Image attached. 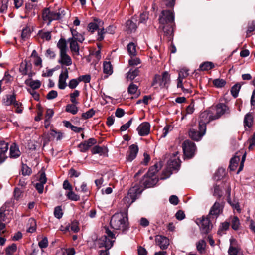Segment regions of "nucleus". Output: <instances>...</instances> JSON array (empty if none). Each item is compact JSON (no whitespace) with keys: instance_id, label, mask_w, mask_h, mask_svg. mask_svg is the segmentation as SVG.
Returning a JSON list of instances; mask_svg holds the SVG:
<instances>
[{"instance_id":"obj_7","label":"nucleus","mask_w":255,"mask_h":255,"mask_svg":"<svg viewBox=\"0 0 255 255\" xmlns=\"http://www.w3.org/2000/svg\"><path fill=\"white\" fill-rule=\"evenodd\" d=\"M210 108L201 113L200 115L199 125L202 130L206 131V124L211 121L215 120L212 114H211Z\"/></svg>"},{"instance_id":"obj_34","label":"nucleus","mask_w":255,"mask_h":255,"mask_svg":"<svg viewBox=\"0 0 255 255\" xmlns=\"http://www.w3.org/2000/svg\"><path fill=\"white\" fill-rule=\"evenodd\" d=\"M107 152V149L104 147H101L98 145L95 146L92 149V154H99L102 155Z\"/></svg>"},{"instance_id":"obj_14","label":"nucleus","mask_w":255,"mask_h":255,"mask_svg":"<svg viewBox=\"0 0 255 255\" xmlns=\"http://www.w3.org/2000/svg\"><path fill=\"white\" fill-rule=\"evenodd\" d=\"M138 146L136 144H132L129 147V150L128 151L126 155L127 161L131 162L134 160L138 152Z\"/></svg>"},{"instance_id":"obj_20","label":"nucleus","mask_w":255,"mask_h":255,"mask_svg":"<svg viewBox=\"0 0 255 255\" xmlns=\"http://www.w3.org/2000/svg\"><path fill=\"white\" fill-rule=\"evenodd\" d=\"M178 152L176 151L173 153V157L168 162V166L170 168L174 169H177L179 168L180 161L178 157H177Z\"/></svg>"},{"instance_id":"obj_28","label":"nucleus","mask_w":255,"mask_h":255,"mask_svg":"<svg viewBox=\"0 0 255 255\" xmlns=\"http://www.w3.org/2000/svg\"><path fill=\"white\" fill-rule=\"evenodd\" d=\"M26 85L29 86L32 89L35 90L38 89L41 86V82L38 80H34L32 79H29L25 81Z\"/></svg>"},{"instance_id":"obj_53","label":"nucleus","mask_w":255,"mask_h":255,"mask_svg":"<svg viewBox=\"0 0 255 255\" xmlns=\"http://www.w3.org/2000/svg\"><path fill=\"white\" fill-rule=\"evenodd\" d=\"M158 167L157 164H155L154 166L151 167L146 173L148 176L153 177L155 173L158 171Z\"/></svg>"},{"instance_id":"obj_36","label":"nucleus","mask_w":255,"mask_h":255,"mask_svg":"<svg viewBox=\"0 0 255 255\" xmlns=\"http://www.w3.org/2000/svg\"><path fill=\"white\" fill-rule=\"evenodd\" d=\"M38 35L42 39L46 41H49L51 39V32L44 31L41 30L39 31Z\"/></svg>"},{"instance_id":"obj_38","label":"nucleus","mask_w":255,"mask_h":255,"mask_svg":"<svg viewBox=\"0 0 255 255\" xmlns=\"http://www.w3.org/2000/svg\"><path fill=\"white\" fill-rule=\"evenodd\" d=\"M240 160L239 156H235L230 160L229 168L231 170L234 171L237 166L238 163Z\"/></svg>"},{"instance_id":"obj_39","label":"nucleus","mask_w":255,"mask_h":255,"mask_svg":"<svg viewBox=\"0 0 255 255\" xmlns=\"http://www.w3.org/2000/svg\"><path fill=\"white\" fill-rule=\"evenodd\" d=\"M72 37L71 39H75L76 41H77L80 43H82L84 40V38L80 34L77 33L76 30L74 29H71Z\"/></svg>"},{"instance_id":"obj_51","label":"nucleus","mask_w":255,"mask_h":255,"mask_svg":"<svg viewBox=\"0 0 255 255\" xmlns=\"http://www.w3.org/2000/svg\"><path fill=\"white\" fill-rule=\"evenodd\" d=\"M101 21H99L98 23L95 22H91L88 24V30L91 33H93L95 30H96L99 26H100V23Z\"/></svg>"},{"instance_id":"obj_18","label":"nucleus","mask_w":255,"mask_h":255,"mask_svg":"<svg viewBox=\"0 0 255 255\" xmlns=\"http://www.w3.org/2000/svg\"><path fill=\"white\" fill-rule=\"evenodd\" d=\"M206 131L202 130L198 126V130L191 128L189 132L190 137L193 140L199 141L202 137L205 134Z\"/></svg>"},{"instance_id":"obj_31","label":"nucleus","mask_w":255,"mask_h":255,"mask_svg":"<svg viewBox=\"0 0 255 255\" xmlns=\"http://www.w3.org/2000/svg\"><path fill=\"white\" fill-rule=\"evenodd\" d=\"M20 155V152L18 146L15 143H13L10 148V157L12 158H17L19 157Z\"/></svg>"},{"instance_id":"obj_17","label":"nucleus","mask_w":255,"mask_h":255,"mask_svg":"<svg viewBox=\"0 0 255 255\" xmlns=\"http://www.w3.org/2000/svg\"><path fill=\"white\" fill-rule=\"evenodd\" d=\"M230 247L228 249V254L230 255H238L239 254L240 248L237 244L236 240L233 238L230 239Z\"/></svg>"},{"instance_id":"obj_54","label":"nucleus","mask_w":255,"mask_h":255,"mask_svg":"<svg viewBox=\"0 0 255 255\" xmlns=\"http://www.w3.org/2000/svg\"><path fill=\"white\" fill-rule=\"evenodd\" d=\"M54 214L56 218L60 219L63 216V212L61 206H57L54 209Z\"/></svg>"},{"instance_id":"obj_35","label":"nucleus","mask_w":255,"mask_h":255,"mask_svg":"<svg viewBox=\"0 0 255 255\" xmlns=\"http://www.w3.org/2000/svg\"><path fill=\"white\" fill-rule=\"evenodd\" d=\"M103 72L107 75H111L113 73V67L110 62H105L103 63Z\"/></svg>"},{"instance_id":"obj_32","label":"nucleus","mask_w":255,"mask_h":255,"mask_svg":"<svg viewBox=\"0 0 255 255\" xmlns=\"http://www.w3.org/2000/svg\"><path fill=\"white\" fill-rule=\"evenodd\" d=\"M253 122V116L251 113L247 114L244 117V123L245 127L251 128Z\"/></svg>"},{"instance_id":"obj_13","label":"nucleus","mask_w":255,"mask_h":255,"mask_svg":"<svg viewBox=\"0 0 255 255\" xmlns=\"http://www.w3.org/2000/svg\"><path fill=\"white\" fill-rule=\"evenodd\" d=\"M68 77V69L65 68L61 72L59 77L58 86L60 89H64L66 87L67 84L66 81Z\"/></svg>"},{"instance_id":"obj_64","label":"nucleus","mask_w":255,"mask_h":255,"mask_svg":"<svg viewBox=\"0 0 255 255\" xmlns=\"http://www.w3.org/2000/svg\"><path fill=\"white\" fill-rule=\"evenodd\" d=\"M249 146L248 148L249 150H252L255 147V132L254 133L251 139L249 140Z\"/></svg>"},{"instance_id":"obj_1","label":"nucleus","mask_w":255,"mask_h":255,"mask_svg":"<svg viewBox=\"0 0 255 255\" xmlns=\"http://www.w3.org/2000/svg\"><path fill=\"white\" fill-rule=\"evenodd\" d=\"M111 226L115 230L125 231L128 228V218L127 213H115L111 218Z\"/></svg>"},{"instance_id":"obj_40","label":"nucleus","mask_w":255,"mask_h":255,"mask_svg":"<svg viewBox=\"0 0 255 255\" xmlns=\"http://www.w3.org/2000/svg\"><path fill=\"white\" fill-rule=\"evenodd\" d=\"M31 33V31L29 27L26 26L25 28L23 29L21 35L22 39L26 40L29 38Z\"/></svg>"},{"instance_id":"obj_33","label":"nucleus","mask_w":255,"mask_h":255,"mask_svg":"<svg viewBox=\"0 0 255 255\" xmlns=\"http://www.w3.org/2000/svg\"><path fill=\"white\" fill-rule=\"evenodd\" d=\"M127 50L130 56L136 55V46L133 42H130L127 45Z\"/></svg>"},{"instance_id":"obj_26","label":"nucleus","mask_w":255,"mask_h":255,"mask_svg":"<svg viewBox=\"0 0 255 255\" xmlns=\"http://www.w3.org/2000/svg\"><path fill=\"white\" fill-rule=\"evenodd\" d=\"M156 182V179H154L153 177L148 176L147 174H145L144 176L141 183L143 184L145 187L149 188L153 186Z\"/></svg>"},{"instance_id":"obj_21","label":"nucleus","mask_w":255,"mask_h":255,"mask_svg":"<svg viewBox=\"0 0 255 255\" xmlns=\"http://www.w3.org/2000/svg\"><path fill=\"white\" fill-rule=\"evenodd\" d=\"M137 195V189L133 187L130 188L126 197L124 198V200L128 202H130V204L135 201Z\"/></svg>"},{"instance_id":"obj_5","label":"nucleus","mask_w":255,"mask_h":255,"mask_svg":"<svg viewBox=\"0 0 255 255\" xmlns=\"http://www.w3.org/2000/svg\"><path fill=\"white\" fill-rule=\"evenodd\" d=\"M170 82V75L168 72L165 71L162 73V77L159 75H156L154 76L152 86H155V88H157L156 85L158 84L162 88L168 86Z\"/></svg>"},{"instance_id":"obj_8","label":"nucleus","mask_w":255,"mask_h":255,"mask_svg":"<svg viewBox=\"0 0 255 255\" xmlns=\"http://www.w3.org/2000/svg\"><path fill=\"white\" fill-rule=\"evenodd\" d=\"M160 25L174 24V16L171 10H163L159 18Z\"/></svg>"},{"instance_id":"obj_22","label":"nucleus","mask_w":255,"mask_h":255,"mask_svg":"<svg viewBox=\"0 0 255 255\" xmlns=\"http://www.w3.org/2000/svg\"><path fill=\"white\" fill-rule=\"evenodd\" d=\"M193 87L191 80L189 79L183 80L181 83V86H177L178 88H181L182 91L185 93H191Z\"/></svg>"},{"instance_id":"obj_15","label":"nucleus","mask_w":255,"mask_h":255,"mask_svg":"<svg viewBox=\"0 0 255 255\" xmlns=\"http://www.w3.org/2000/svg\"><path fill=\"white\" fill-rule=\"evenodd\" d=\"M150 130V125L148 122H143L137 127V130L140 136H144L147 135Z\"/></svg>"},{"instance_id":"obj_19","label":"nucleus","mask_w":255,"mask_h":255,"mask_svg":"<svg viewBox=\"0 0 255 255\" xmlns=\"http://www.w3.org/2000/svg\"><path fill=\"white\" fill-rule=\"evenodd\" d=\"M155 241L160 248L164 250L168 248L169 245V239L166 237L161 235H157L155 238Z\"/></svg>"},{"instance_id":"obj_6","label":"nucleus","mask_w":255,"mask_h":255,"mask_svg":"<svg viewBox=\"0 0 255 255\" xmlns=\"http://www.w3.org/2000/svg\"><path fill=\"white\" fill-rule=\"evenodd\" d=\"M209 218L208 216L206 217L203 216L201 218H197L196 220L202 234L206 235L208 234L212 228V225Z\"/></svg>"},{"instance_id":"obj_45","label":"nucleus","mask_w":255,"mask_h":255,"mask_svg":"<svg viewBox=\"0 0 255 255\" xmlns=\"http://www.w3.org/2000/svg\"><path fill=\"white\" fill-rule=\"evenodd\" d=\"M80 95V92L78 90H74V91L70 94V101L73 104H78L79 102L76 99Z\"/></svg>"},{"instance_id":"obj_4","label":"nucleus","mask_w":255,"mask_h":255,"mask_svg":"<svg viewBox=\"0 0 255 255\" xmlns=\"http://www.w3.org/2000/svg\"><path fill=\"white\" fill-rule=\"evenodd\" d=\"M12 211L7 209L6 206H2L0 208V233L5 232L6 225L10 222L12 217Z\"/></svg>"},{"instance_id":"obj_59","label":"nucleus","mask_w":255,"mask_h":255,"mask_svg":"<svg viewBox=\"0 0 255 255\" xmlns=\"http://www.w3.org/2000/svg\"><path fill=\"white\" fill-rule=\"evenodd\" d=\"M173 127L171 125H166L163 129L162 134L161 137H165L168 134L169 131H171Z\"/></svg>"},{"instance_id":"obj_37","label":"nucleus","mask_w":255,"mask_h":255,"mask_svg":"<svg viewBox=\"0 0 255 255\" xmlns=\"http://www.w3.org/2000/svg\"><path fill=\"white\" fill-rule=\"evenodd\" d=\"M77 105L73 103L68 104L66 107L65 111L73 115L77 114L78 110V107L76 106Z\"/></svg>"},{"instance_id":"obj_49","label":"nucleus","mask_w":255,"mask_h":255,"mask_svg":"<svg viewBox=\"0 0 255 255\" xmlns=\"http://www.w3.org/2000/svg\"><path fill=\"white\" fill-rule=\"evenodd\" d=\"M66 196L69 199L72 201H78L80 200V196L75 194L72 190L69 191L67 192Z\"/></svg>"},{"instance_id":"obj_44","label":"nucleus","mask_w":255,"mask_h":255,"mask_svg":"<svg viewBox=\"0 0 255 255\" xmlns=\"http://www.w3.org/2000/svg\"><path fill=\"white\" fill-rule=\"evenodd\" d=\"M8 149V144L4 141L0 142V155H6Z\"/></svg>"},{"instance_id":"obj_27","label":"nucleus","mask_w":255,"mask_h":255,"mask_svg":"<svg viewBox=\"0 0 255 255\" xmlns=\"http://www.w3.org/2000/svg\"><path fill=\"white\" fill-rule=\"evenodd\" d=\"M70 49L73 55H79V46L75 39H69Z\"/></svg>"},{"instance_id":"obj_12","label":"nucleus","mask_w":255,"mask_h":255,"mask_svg":"<svg viewBox=\"0 0 255 255\" xmlns=\"http://www.w3.org/2000/svg\"><path fill=\"white\" fill-rule=\"evenodd\" d=\"M223 207L221 204L216 202L211 208L208 216L210 218L216 219L222 212Z\"/></svg>"},{"instance_id":"obj_46","label":"nucleus","mask_w":255,"mask_h":255,"mask_svg":"<svg viewBox=\"0 0 255 255\" xmlns=\"http://www.w3.org/2000/svg\"><path fill=\"white\" fill-rule=\"evenodd\" d=\"M17 250V246L15 244H12L11 245L7 247L5 249L6 254L7 255H13Z\"/></svg>"},{"instance_id":"obj_55","label":"nucleus","mask_w":255,"mask_h":255,"mask_svg":"<svg viewBox=\"0 0 255 255\" xmlns=\"http://www.w3.org/2000/svg\"><path fill=\"white\" fill-rule=\"evenodd\" d=\"M95 111L93 109H91L82 115V117L85 119H89L92 117L95 114Z\"/></svg>"},{"instance_id":"obj_52","label":"nucleus","mask_w":255,"mask_h":255,"mask_svg":"<svg viewBox=\"0 0 255 255\" xmlns=\"http://www.w3.org/2000/svg\"><path fill=\"white\" fill-rule=\"evenodd\" d=\"M214 85L217 88H221L225 86L226 81L223 79H216L213 80Z\"/></svg>"},{"instance_id":"obj_58","label":"nucleus","mask_w":255,"mask_h":255,"mask_svg":"<svg viewBox=\"0 0 255 255\" xmlns=\"http://www.w3.org/2000/svg\"><path fill=\"white\" fill-rule=\"evenodd\" d=\"M137 89V86L132 83L128 86V92L130 94H134L136 92Z\"/></svg>"},{"instance_id":"obj_10","label":"nucleus","mask_w":255,"mask_h":255,"mask_svg":"<svg viewBox=\"0 0 255 255\" xmlns=\"http://www.w3.org/2000/svg\"><path fill=\"white\" fill-rule=\"evenodd\" d=\"M228 110V107L223 103H220L215 107L210 108L211 114L213 115L214 120L219 119Z\"/></svg>"},{"instance_id":"obj_43","label":"nucleus","mask_w":255,"mask_h":255,"mask_svg":"<svg viewBox=\"0 0 255 255\" xmlns=\"http://www.w3.org/2000/svg\"><path fill=\"white\" fill-rule=\"evenodd\" d=\"M206 242L204 240H201L198 242L196 244V247L197 250L200 253H203L205 252L206 247Z\"/></svg>"},{"instance_id":"obj_48","label":"nucleus","mask_w":255,"mask_h":255,"mask_svg":"<svg viewBox=\"0 0 255 255\" xmlns=\"http://www.w3.org/2000/svg\"><path fill=\"white\" fill-rule=\"evenodd\" d=\"M22 174L24 176L30 175L32 173V170L26 164H22L21 169Z\"/></svg>"},{"instance_id":"obj_23","label":"nucleus","mask_w":255,"mask_h":255,"mask_svg":"<svg viewBox=\"0 0 255 255\" xmlns=\"http://www.w3.org/2000/svg\"><path fill=\"white\" fill-rule=\"evenodd\" d=\"M174 25H162L159 26V28H161L163 30L164 35L170 40L172 38L173 35Z\"/></svg>"},{"instance_id":"obj_25","label":"nucleus","mask_w":255,"mask_h":255,"mask_svg":"<svg viewBox=\"0 0 255 255\" xmlns=\"http://www.w3.org/2000/svg\"><path fill=\"white\" fill-rule=\"evenodd\" d=\"M188 70L186 68L181 69L178 72V77L177 79V86H181L182 82L188 77Z\"/></svg>"},{"instance_id":"obj_60","label":"nucleus","mask_w":255,"mask_h":255,"mask_svg":"<svg viewBox=\"0 0 255 255\" xmlns=\"http://www.w3.org/2000/svg\"><path fill=\"white\" fill-rule=\"evenodd\" d=\"M48 241L46 237H44L41 241L39 242L38 245L41 249L45 248L48 246Z\"/></svg>"},{"instance_id":"obj_63","label":"nucleus","mask_w":255,"mask_h":255,"mask_svg":"<svg viewBox=\"0 0 255 255\" xmlns=\"http://www.w3.org/2000/svg\"><path fill=\"white\" fill-rule=\"evenodd\" d=\"M91 80V77L89 75H82L78 77V80L79 82L83 81L85 83L90 82Z\"/></svg>"},{"instance_id":"obj_47","label":"nucleus","mask_w":255,"mask_h":255,"mask_svg":"<svg viewBox=\"0 0 255 255\" xmlns=\"http://www.w3.org/2000/svg\"><path fill=\"white\" fill-rule=\"evenodd\" d=\"M240 88L241 85L239 84H236L231 88V93L234 98H236L238 96Z\"/></svg>"},{"instance_id":"obj_9","label":"nucleus","mask_w":255,"mask_h":255,"mask_svg":"<svg viewBox=\"0 0 255 255\" xmlns=\"http://www.w3.org/2000/svg\"><path fill=\"white\" fill-rule=\"evenodd\" d=\"M183 150L185 157L191 158L195 154L196 148L195 144L189 140H185L182 144Z\"/></svg>"},{"instance_id":"obj_41","label":"nucleus","mask_w":255,"mask_h":255,"mask_svg":"<svg viewBox=\"0 0 255 255\" xmlns=\"http://www.w3.org/2000/svg\"><path fill=\"white\" fill-rule=\"evenodd\" d=\"M17 101H16V97L14 95H8L6 96V99L4 101L6 105H10L11 104L15 105V103Z\"/></svg>"},{"instance_id":"obj_29","label":"nucleus","mask_w":255,"mask_h":255,"mask_svg":"<svg viewBox=\"0 0 255 255\" xmlns=\"http://www.w3.org/2000/svg\"><path fill=\"white\" fill-rule=\"evenodd\" d=\"M232 228L234 230H238L240 228V220L237 216H231L229 218Z\"/></svg>"},{"instance_id":"obj_2","label":"nucleus","mask_w":255,"mask_h":255,"mask_svg":"<svg viewBox=\"0 0 255 255\" xmlns=\"http://www.w3.org/2000/svg\"><path fill=\"white\" fill-rule=\"evenodd\" d=\"M57 46L60 50V57L58 62L66 66L71 65L72 60L70 56L67 54L68 48L66 40L63 38H60L57 44Z\"/></svg>"},{"instance_id":"obj_56","label":"nucleus","mask_w":255,"mask_h":255,"mask_svg":"<svg viewBox=\"0 0 255 255\" xmlns=\"http://www.w3.org/2000/svg\"><path fill=\"white\" fill-rule=\"evenodd\" d=\"M255 30V22L254 21H252L251 23H249L248 29L247 30V35L246 37L250 36L249 34L254 31Z\"/></svg>"},{"instance_id":"obj_24","label":"nucleus","mask_w":255,"mask_h":255,"mask_svg":"<svg viewBox=\"0 0 255 255\" xmlns=\"http://www.w3.org/2000/svg\"><path fill=\"white\" fill-rule=\"evenodd\" d=\"M137 20L132 18L131 20H128L126 24V30L128 33H132L135 31L137 28Z\"/></svg>"},{"instance_id":"obj_30","label":"nucleus","mask_w":255,"mask_h":255,"mask_svg":"<svg viewBox=\"0 0 255 255\" xmlns=\"http://www.w3.org/2000/svg\"><path fill=\"white\" fill-rule=\"evenodd\" d=\"M139 70L138 68L134 69H131L127 73L126 78L128 80L132 81L136 76L138 75Z\"/></svg>"},{"instance_id":"obj_3","label":"nucleus","mask_w":255,"mask_h":255,"mask_svg":"<svg viewBox=\"0 0 255 255\" xmlns=\"http://www.w3.org/2000/svg\"><path fill=\"white\" fill-rule=\"evenodd\" d=\"M65 15L64 10L59 9L58 11H51L49 8H44L42 12V18L44 21H48V24L53 20L61 19Z\"/></svg>"},{"instance_id":"obj_61","label":"nucleus","mask_w":255,"mask_h":255,"mask_svg":"<svg viewBox=\"0 0 255 255\" xmlns=\"http://www.w3.org/2000/svg\"><path fill=\"white\" fill-rule=\"evenodd\" d=\"M70 228L71 230L73 231L74 232H78L79 230V228L78 227V223L77 221L72 222L71 223V225H70Z\"/></svg>"},{"instance_id":"obj_16","label":"nucleus","mask_w":255,"mask_h":255,"mask_svg":"<svg viewBox=\"0 0 255 255\" xmlns=\"http://www.w3.org/2000/svg\"><path fill=\"white\" fill-rule=\"evenodd\" d=\"M31 68L32 65L31 63L25 60L21 63L19 71L23 75H28L29 77H32L33 73L31 72Z\"/></svg>"},{"instance_id":"obj_57","label":"nucleus","mask_w":255,"mask_h":255,"mask_svg":"<svg viewBox=\"0 0 255 255\" xmlns=\"http://www.w3.org/2000/svg\"><path fill=\"white\" fill-rule=\"evenodd\" d=\"M80 82L78 79H72L70 80L68 86L70 89H74L79 84Z\"/></svg>"},{"instance_id":"obj_62","label":"nucleus","mask_w":255,"mask_h":255,"mask_svg":"<svg viewBox=\"0 0 255 255\" xmlns=\"http://www.w3.org/2000/svg\"><path fill=\"white\" fill-rule=\"evenodd\" d=\"M228 202L234 210L236 209L238 212H240L241 209L240 208V205L238 202L235 201L233 202L229 201Z\"/></svg>"},{"instance_id":"obj_11","label":"nucleus","mask_w":255,"mask_h":255,"mask_svg":"<svg viewBox=\"0 0 255 255\" xmlns=\"http://www.w3.org/2000/svg\"><path fill=\"white\" fill-rule=\"evenodd\" d=\"M114 241V240L108 238L107 236L104 235L96 241L95 245L99 248L104 247L109 250L112 247Z\"/></svg>"},{"instance_id":"obj_50","label":"nucleus","mask_w":255,"mask_h":255,"mask_svg":"<svg viewBox=\"0 0 255 255\" xmlns=\"http://www.w3.org/2000/svg\"><path fill=\"white\" fill-rule=\"evenodd\" d=\"M225 174V170L223 168H219L214 175L215 180H219L223 177Z\"/></svg>"},{"instance_id":"obj_42","label":"nucleus","mask_w":255,"mask_h":255,"mask_svg":"<svg viewBox=\"0 0 255 255\" xmlns=\"http://www.w3.org/2000/svg\"><path fill=\"white\" fill-rule=\"evenodd\" d=\"M214 67L213 63L211 62H205L201 64L200 69L202 71H207L211 69Z\"/></svg>"}]
</instances>
